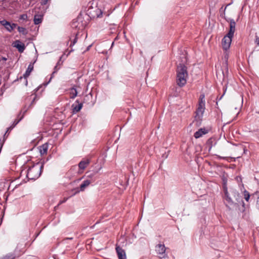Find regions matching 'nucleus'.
Returning <instances> with one entry per match:
<instances>
[{"instance_id":"10","label":"nucleus","mask_w":259,"mask_h":259,"mask_svg":"<svg viewBox=\"0 0 259 259\" xmlns=\"http://www.w3.org/2000/svg\"><path fill=\"white\" fill-rule=\"evenodd\" d=\"M94 182V180H84L82 183L80 185V191H83L85 189L89 186L90 184L93 183Z\"/></svg>"},{"instance_id":"24","label":"nucleus","mask_w":259,"mask_h":259,"mask_svg":"<svg viewBox=\"0 0 259 259\" xmlns=\"http://www.w3.org/2000/svg\"><path fill=\"white\" fill-rule=\"evenodd\" d=\"M77 40V35H76L75 37L73 39V41L71 42L70 46L72 47L73 45H74L76 43Z\"/></svg>"},{"instance_id":"40","label":"nucleus","mask_w":259,"mask_h":259,"mask_svg":"<svg viewBox=\"0 0 259 259\" xmlns=\"http://www.w3.org/2000/svg\"><path fill=\"white\" fill-rule=\"evenodd\" d=\"M72 51H73L72 50H70V52L68 53V54L67 55V56H68V54H69L71 52H72Z\"/></svg>"},{"instance_id":"38","label":"nucleus","mask_w":259,"mask_h":259,"mask_svg":"<svg viewBox=\"0 0 259 259\" xmlns=\"http://www.w3.org/2000/svg\"><path fill=\"white\" fill-rule=\"evenodd\" d=\"M35 99V97L33 99V100L32 102V104H33L34 103Z\"/></svg>"},{"instance_id":"20","label":"nucleus","mask_w":259,"mask_h":259,"mask_svg":"<svg viewBox=\"0 0 259 259\" xmlns=\"http://www.w3.org/2000/svg\"><path fill=\"white\" fill-rule=\"evenodd\" d=\"M225 199L229 203L231 204L233 203L232 199L229 197L227 191L225 192Z\"/></svg>"},{"instance_id":"14","label":"nucleus","mask_w":259,"mask_h":259,"mask_svg":"<svg viewBox=\"0 0 259 259\" xmlns=\"http://www.w3.org/2000/svg\"><path fill=\"white\" fill-rule=\"evenodd\" d=\"M48 150V145L45 144L39 147V152L41 155L46 154Z\"/></svg>"},{"instance_id":"26","label":"nucleus","mask_w":259,"mask_h":259,"mask_svg":"<svg viewBox=\"0 0 259 259\" xmlns=\"http://www.w3.org/2000/svg\"><path fill=\"white\" fill-rule=\"evenodd\" d=\"M22 118H21L20 119H19V120H15L13 123V125L12 126V128L14 127L15 125H16L21 120Z\"/></svg>"},{"instance_id":"44","label":"nucleus","mask_w":259,"mask_h":259,"mask_svg":"<svg viewBox=\"0 0 259 259\" xmlns=\"http://www.w3.org/2000/svg\"><path fill=\"white\" fill-rule=\"evenodd\" d=\"M21 18H22L23 20H24V19H24V17H21Z\"/></svg>"},{"instance_id":"17","label":"nucleus","mask_w":259,"mask_h":259,"mask_svg":"<svg viewBox=\"0 0 259 259\" xmlns=\"http://www.w3.org/2000/svg\"><path fill=\"white\" fill-rule=\"evenodd\" d=\"M15 257L14 254L10 253L0 257V259H14Z\"/></svg>"},{"instance_id":"16","label":"nucleus","mask_w":259,"mask_h":259,"mask_svg":"<svg viewBox=\"0 0 259 259\" xmlns=\"http://www.w3.org/2000/svg\"><path fill=\"white\" fill-rule=\"evenodd\" d=\"M70 98L71 99H74L77 95V92L76 89L73 87L70 89L69 91Z\"/></svg>"},{"instance_id":"19","label":"nucleus","mask_w":259,"mask_h":259,"mask_svg":"<svg viewBox=\"0 0 259 259\" xmlns=\"http://www.w3.org/2000/svg\"><path fill=\"white\" fill-rule=\"evenodd\" d=\"M34 23L35 24L37 25L41 23L43 17H34Z\"/></svg>"},{"instance_id":"30","label":"nucleus","mask_w":259,"mask_h":259,"mask_svg":"<svg viewBox=\"0 0 259 259\" xmlns=\"http://www.w3.org/2000/svg\"><path fill=\"white\" fill-rule=\"evenodd\" d=\"M255 42L257 44V45H259V37L257 36H256Z\"/></svg>"},{"instance_id":"18","label":"nucleus","mask_w":259,"mask_h":259,"mask_svg":"<svg viewBox=\"0 0 259 259\" xmlns=\"http://www.w3.org/2000/svg\"><path fill=\"white\" fill-rule=\"evenodd\" d=\"M17 29L18 31L23 35H26L27 33V31L24 27L18 26Z\"/></svg>"},{"instance_id":"45","label":"nucleus","mask_w":259,"mask_h":259,"mask_svg":"<svg viewBox=\"0 0 259 259\" xmlns=\"http://www.w3.org/2000/svg\"><path fill=\"white\" fill-rule=\"evenodd\" d=\"M223 7H222V8H221V9L220 11H221L222 10H223Z\"/></svg>"},{"instance_id":"34","label":"nucleus","mask_w":259,"mask_h":259,"mask_svg":"<svg viewBox=\"0 0 259 259\" xmlns=\"http://www.w3.org/2000/svg\"><path fill=\"white\" fill-rule=\"evenodd\" d=\"M4 61H6L7 60V58H5V57H3L2 59Z\"/></svg>"},{"instance_id":"32","label":"nucleus","mask_w":259,"mask_h":259,"mask_svg":"<svg viewBox=\"0 0 259 259\" xmlns=\"http://www.w3.org/2000/svg\"><path fill=\"white\" fill-rule=\"evenodd\" d=\"M67 198H64V200H63L62 201H61L60 202H59V204H61L65 202H66V201L67 200Z\"/></svg>"},{"instance_id":"25","label":"nucleus","mask_w":259,"mask_h":259,"mask_svg":"<svg viewBox=\"0 0 259 259\" xmlns=\"http://www.w3.org/2000/svg\"><path fill=\"white\" fill-rule=\"evenodd\" d=\"M199 102H203L204 103V104L205 105V100H204V95L203 94H202L200 96Z\"/></svg>"},{"instance_id":"13","label":"nucleus","mask_w":259,"mask_h":259,"mask_svg":"<svg viewBox=\"0 0 259 259\" xmlns=\"http://www.w3.org/2000/svg\"><path fill=\"white\" fill-rule=\"evenodd\" d=\"M33 64L30 63L28 65V68H27L25 73L23 75L24 78H27V77H28L29 76V75H30L31 72L33 70Z\"/></svg>"},{"instance_id":"36","label":"nucleus","mask_w":259,"mask_h":259,"mask_svg":"<svg viewBox=\"0 0 259 259\" xmlns=\"http://www.w3.org/2000/svg\"><path fill=\"white\" fill-rule=\"evenodd\" d=\"M34 16L36 17V16H42L40 15H36V14H35V15H34Z\"/></svg>"},{"instance_id":"3","label":"nucleus","mask_w":259,"mask_h":259,"mask_svg":"<svg viewBox=\"0 0 259 259\" xmlns=\"http://www.w3.org/2000/svg\"><path fill=\"white\" fill-rule=\"evenodd\" d=\"M44 164L37 163L32 165L27 170V177L30 180H36L40 176Z\"/></svg>"},{"instance_id":"4","label":"nucleus","mask_w":259,"mask_h":259,"mask_svg":"<svg viewBox=\"0 0 259 259\" xmlns=\"http://www.w3.org/2000/svg\"><path fill=\"white\" fill-rule=\"evenodd\" d=\"M90 20V19L88 18L86 21L84 20V17H76L73 20L71 26L73 28L82 30L87 25Z\"/></svg>"},{"instance_id":"33","label":"nucleus","mask_w":259,"mask_h":259,"mask_svg":"<svg viewBox=\"0 0 259 259\" xmlns=\"http://www.w3.org/2000/svg\"><path fill=\"white\" fill-rule=\"evenodd\" d=\"M229 5H228L227 6H226L224 8V11H225L227 9L228 7L229 6Z\"/></svg>"},{"instance_id":"8","label":"nucleus","mask_w":259,"mask_h":259,"mask_svg":"<svg viewBox=\"0 0 259 259\" xmlns=\"http://www.w3.org/2000/svg\"><path fill=\"white\" fill-rule=\"evenodd\" d=\"M14 47L16 48L20 53H22L25 49L24 44L19 40H15L13 43Z\"/></svg>"},{"instance_id":"31","label":"nucleus","mask_w":259,"mask_h":259,"mask_svg":"<svg viewBox=\"0 0 259 259\" xmlns=\"http://www.w3.org/2000/svg\"><path fill=\"white\" fill-rule=\"evenodd\" d=\"M99 14H97V16L98 17H99L100 15H103V12L100 10L99 11Z\"/></svg>"},{"instance_id":"1","label":"nucleus","mask_w":259,"mask_h":259,"mask_svg":"<svg viewBox=\"0 0 259 259\" xmlns=\"http://www.w3.org/2000/svg\"><path fill=\"white\" fill-rule=\"evenodd\" d=\"M227 21L229 22L230 30L228 33L224 36L222 41V47L225 51H227L230 48L236 26V23L233 19H229Z\"/></svg>"},{"instance_id":"6","label":"nucleus","mask_w":259,"mask_h":259,"mask_svg":"<svg viewBox=\"0 0 259 259\" xmlns=\"http://www.w3.org/2000/svg\"><path fill=\"white\" fill-rule=\"evenodd\" d=\"M204 110L205 104H204L203 102H199L198 107L196 111V116H197L198 118L202 117Z\"/></svg>"},{"instance_id":"12","label":"nucleus","mask_w":259,"mask_h":259,"mask_svg":"<svg viewBox=\"0 0 259 259\" xmlns=\"http://www.w3.org/2000/svg\"><path fill=\"white\" fill-rule=\"evenodd\" d=\"M90 160L85 159L81 160L78 164V166L80 169L84 170L89 164Z\"/></svg>"},{"instance_id":"41","label":"nucleus","mask_w":259,"mask_h":259,"mask_svg":"<svg viewBox=\"0 0 259 259\" xmlns=\"http://www.w3.org/2000/svg\"><path fill=\"white\" fill-rule=\"evenodd\" d=\"M113 45H114V42H113L112 43L111 47H112V46H113Z\"/></svg>"},{"instance_id":"37","label":"nucleus","mask_w":259,"mask_h":259,"mask_svg":"<svg viewBox=\"0 0 259 259\" xmlns=\"http://www.w3.org/2000/svg\"><path fill=\"white\" fill-rule=\"evenodd\" d=\"M104 14L106 15H107V16H109L110 14L109 13H108V14L104 13Z\"/></svg>"},{"instance_id":"35","label":"nucleus","mask_w":259,"mask_h":259,"mask_svg":"<svg viewBox=\"0 0 259 259\" xmlns=\"http://www.w3.org/2000/svg\"><path fill=\"white\" fill-rule=\"evenodd\" d=\"M91 13L90 12H88L86 15H88V16H90V15Z\"/></svg>"},{"instance_id":"39","label":"nucleus","mask_w":259,"mask_h":259,"mask_svg":"<svg viewBox=\"0 0 259 259\" xmlns=\"http://www.w3.org/2000/svg\"><path fill=\"white\" fill-rule=\"evenodd\" d=\"M38 89H39V88H38L36 89L35 90V92H37V91L38 90Z\"/></svg>"},{"instance_id":"22","label":"nucleus","mask_w":259,"mask_h":259,"mask_svg":"<svg viewBox=\"0 0 259 259\" xmlns=\"http://www.w3.org/2000/svg\"><path fill=\"white\" fill-rule=\"evenodd\" d=\"M212 139L211 138L208 139L207 142V144L209 145V151H210L212 147Z\"/></svg>"},{"instance_id":"23","label":"nucleus","mask_w":259,"mask_h":259,"mask_svg":"<svg viewBox=\"0 0 259 259\" xmlns=\"http://www.w3.org/2000/svg\"><path fill=\"white\" fill-rule=\"evenodd\" d=\"M94 176H95V174H89V175H87V177L90 178L89 180H94V181H95L96 180V178H94Z\"/></svg>"},{"instance_id":"43","label":"nucleus","mask_w":259,"mask_h":259,"mask_svg":"<svg viewBox=\"0 0 259 259\" xmlns=\"http://www.w3.org/2000/svg\"><path fill=\"white\" fill-rule=\"evenodd\" d=\"M20 16L23 17V16H24V15L23 14V15H20Z\"/></svg>"},{"instance_id":"28","label":"nucleus","mask_w":259,"mask_h":259,"mask_svg":"<svg viewBox=\"0 0 259 259\" xmlns=\"http://www.w3.org/2000/svg\"><path fill=\"white\" fill-rule=\"evenodd\" d=\"M49 0H41V4L42 5H46Z\"/></svg>"},{"instance_id":"5","label":"nucleus","mask_w":259,"mask_h":259,"mask_svg":"<svg viewBox=\"0 0 259 259\" xmlns=\"http://www.w3.org/2000/svg\"><path fill=\"white\" fill-rule=\"evenodd\" d=\"M155 250L158 254L162 255V256L160 257L161 258H164L166 256L165 253L166 248L164 244H157L155 247Z\"/></svg>"},{"instance_id":"9","label":"nucleus","mask_w":259,"mask_h":259,"mask_svg":"<svg viewBox=\"0 0 259 259\" xmlns=\"http://www.w3.org/2000/svg\"><path fill=\"white\" fill-rule=\"evenodd\" d=\"M116 251L119 259H126L125 251L119 246L116 247Z\"/></svg>"},{"instance_id":"2","label":"nucleus","mask_w":259,"mask_h":259,"mask_svg":"<svg viewBox=\"0 0 259 259\" xmlns=\"http://www.w3.org/2000/svg\"><path fill=\"white\" fill-rule=\"evenodd\" d=\"M188 74L186 66L183 64H180L177 69V83L180 87H183L187 82Z\"/></svg>"},{"instance_id":"21","label":"nucleus","mask_w":259,"mask_h":259,"mask_svg":"<svg viewBox=\"0 0 259 259\" xmlns=\"http://www.w3.org/2000/svg\"><path fill=\"white\" fill-rule=\"evenodd\" d=\"M244 199L246 201H248L250 198V194L248 191L244 190Z\"/></svg>"},{"instance_id":"29","label":"nucleus","mask_w":259,"mask_h":259,"mask_svg":"<svg viewBox=\"0 0 259 259\" xmlns=\"http://www.w3.org/2000/svg\"><path fill=\"white\" fill-rule=\"evenodd\" d=\"M64 55H65V54H64V55H63L61 57H60V60H59V61L58 62V63H57V65H56L58 66V65H61L60 62H61V59H62V58H63V56H64Z\"/></svg>"},{"instance_id":"42","label":"nucleus","mask_w":259,"mask_h":259,"mask_svg":"<svg viewBox=\"0 0 259 259\" xmlns=\"http://www.w3.org/2000/svg\"><path fill=\"white\" fill-rule=\"evenodd\" d=\"M83 15V14H82V13H81V12H80V16H81V15Z\"/></svg>"},{"instance_id":"11","label":"nucleus","mask_w":259,"mask_h":259,"mask_svg":"<svg viewBox=\"0 0 259 259\" xmlns=\"http://www.w3.org/2000/svg\"><path fill=\"white\" fill-rule=\"evenodd\" d=\"M207 133V131L205 128H200L194 133V136L196 139L201 137L203 135L206 134Z\"/></svg>"},{"instance_id":"15","label":"nucleus","mask_w":259,"mask_h":259,"mask_svg":"<svg viewBox=\"0 0 259 259\" xmlns=\"http://www.w3.org/2000/svg\"><path fill=\"white\" fill-rule=\"evenodd\" d=\"M82 107V104L81 103L78 104V105H74V104L72 105V111L73 113H75L79 111Z\"/></svg>"},{"instance_id":"27","label":"nucleus","mask_w":259,"mask_h":259,"mask_svg":"<svg viewBox=\"0 0 259 259\" xmlns=\"http://www.w3.org/2000/svg\"><path fill=\"white\" fill-rule=\"evenodd\" d=\"M58 69L59 68H58V66L56 65L54 67V71L53 72L52 74H54L55 72H56Z\"/></svg>"},{"instance_id":"7","label":"nucleus","mask_w":259,"mask_h":259,"mask_svg":"<svg viewBox=\"0 0 259 259\" xmlns=\"http://www.w3.org/2000/svg\"><path fill=\"white\" fill-rule=\"evenodd\" d=\"M0 22L1 24L4 26L6 29L9 32L12 31L17 26L16 24H11L9 22L6 20H2Z\"/></svg>"}]
</instances>
